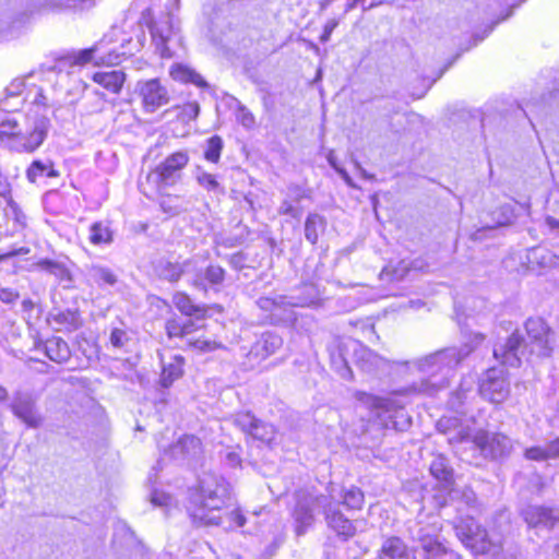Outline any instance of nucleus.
I'll use <instances>...</instances> for the list:
<instances>
[{
  "instance_id": "obj_1",
  "label": "nucleus",
  "mask_w": 559,
  "mask_h": 559,
  "mask_svg": "<svg viewBox=\"0 0 559 559\" xmlns=\"http://www.w3.org/2000/svg\"><path fill=\"white\" fill-rule=\"evenodd\" d=\"M485 340L484 334L474 333L471 341L461 347H449L437 350L413 361L403 360L401 366H413L428 378L413 383L411 390L416 393L433 395L449 385L453 370Z\"/></svg>"
},
{
  "instance_id": "obj_2",
  "label": "nucleus",
  "mask_w": 559,
  "mask_h": 559,
  "mask_svg": "<svg viewBox=\"0 0 559 559\" xmlns=\"http://www.w3.org/2000/svg\"><path fill=\"white\" fill-rule=\"evenodd\" d=\"M527 341L516 330L503 343L496 344L493 357L502 365L520 367L526 353L537 357H549L554 350L555 333L542 318H530L525 322Z\"/></svg>"
},
{
  "instance_id": "obj_3",
  "label": "nucleus",
  "mask_w": 559,
  "mask_h": 559,
  "mask_svg": "<svg viewBox=\"0 0 559 559\" xmlns=\"http://www.w3.org/2000/svg\"><path fill=\"white\" fill-rule=\"evenodd\" d=\"M49 127L50 121L44 116L33 120L8 118L0 123V144L9 151L33 153L44 143Z\"/></svg>"
},
{
  "instance_id": "obj_4",
  "label": "nucleus",
  "mask_w": 559,
  "mask_h": 559,
  "mask_svg": "<svg viewBox=\"0 0 559 559\" xmlns=\"http://www.w3.org/2000/svg\"><path fill=\"white\" fill-rule=\"evenodd\" d=\"M457 418L443 417L438 421L437 426L441 432L449 435L448 441L450 443H461L471 440L486 457L500 459L510 454L512 443L507 436L500 433L489 435L484 431H477L472 436L469 428L460 427L457 429Z\"/></svg>"
},
{
  "instance_id": "obj_5",
  "label": "nucleus",
  "mask_w": 559,
  "mask_h": 559,
  "mask_svg": "<svg viewBox=\"0 0 559 559\" xmlns=\"http://www.w3.org/2000/svg\"><path fill=\"white\" fill-rule=\"evenodd\" d=\"M231 500L229 483L215 473H204L200 479L198 489L191 495L187 507L188 513L194 522V511L202 509L204 513L219 512Z\"/></svg>"
},
{
  "instance_id": "obj_6",
  "label": "nucleus",
  "mask_w": 559,
  "mask_h": 559,
  "mask_svg": "<svg viewBox=\"0 0 559 559\" xmlns=\"http://www.w3.org/2000/svg\"><path fill=\"white\" fill-rule=\"evenodd\" d=\"M189 159L186 151H178L168 155L147 173L145 181L139 182L141 192L147 198H153L154 194H162L166 189L177 185L182 179V170L188 165Z\"/></svg>"
},
{
  "instance_id": "obj_7",
  "label": "nucleus",
  "mask_w": 559,
  "mask_h": 559,
  "mask_svg": "<svg viewBox=\"0 0 559 559\" xmlns=\"http://www.w3.org/2000/svg\"><path fill=\"white\" fill-rule=\"evenodd\" d=\"M413 538L419 547V559H442L459 555L447 545L442 535V522L437 518L419 522Z\"/></svg>"
},
{
  "instance_id": "obj_8",
  "label": "nucleus",
  "mask_w": 559,
  "mask_h": 559,
  "mask_svg": "<svg viewBox=\"0 0 559 559\" xmlns=\"http://www.w3.org/2000/svg\"><path fill=\"white\" fill-rule=\"evenodd\" d=\"M328 497L324 495H311L306 491H298L295 496V506L292 510L295 532L298 536H302L312 527L316 515L314 511L325 504Z\"/></svg>"
},
{
  "instance_id": "obj_9",
  "label": "nucleus",
  "mask_w": 559,
  "mask_h": 559,
  "mask_svg": "<svg viewBox=\"0 0 559 559\" xmlns=\"http://www.w3.org/2000/svg\"><path fill=\"white\" fill-rule=\"evenodd\" d=\"M366 403L376 413L377 417L382 421L386 429L406 430L412 425L411 417L404 408L395 405L391 399L367 395Z\"/></svg>"
},
{
  "instance_id": "obj_10",
  "label": "nucleus",
  "mask_w": 559,
  "mask_h": 559,
  "mask_svg": "<svg viewBox=\"0 0 559 559\" xmlns=\"http://www.w3.org/2000/svg\"><path fill=\"white\" fill-rule=\"evenodd\" d=\"M454 531L462 544L476 554H486L490 550L487 531L478 524L474 518L459 519L454 524Z\"/></svg>"
},
{
  "instance_id": "obj_11",
  "label": "nucleus",
  "mask_w": 559,
  "mask_h": 559,
  "mask_svg": "<svg viewBox=\"0 0 559 559\" xmlns=\"http://www.w3.org/2000/svg\"><path fill=\"white\" fill-rule=\"evenodd\" d=\"M347 346H352L355 364L368 373L390 371L402 364L401 360L386 359L354 340H348Z\"/></svg>"
},
{
  "instance_id": "obj_12",
  "label": "nucleus",
  "mask_w": 559,
  "mask_h": 559,
  "mask_svg": "<svg viewBox=\"0 0 559 559\" xmlns=\"http://www.w3.org/2000/svg\"><path fill=\"white\" fill-rule=\"evenodd\" d=\"M233 423L247 437L271 445L276 437V429L273 425L258 419L252 413L243 412L234 416Z\"/></svg>"
},
{
  "instance_id": "obj_13",
  "label": "nucleus",
  "mask_w": 559,
  "mask_h": 559,
  "mask_svg": "<svg viewBox=\"0 0 559 559\" xmlns=\"http://www.w3.org/2000/svg\"><path fill=\"white\" fill-rule=\"evenodd\" d=\"M479 393L491 403H502L510 394V382L502 369L489 368L479 383Z\"/></svg>"
},
{
  "instance_id": "obj_14",
  "label": "nucleus",
  "mask_w": 559,
  "mask_h": 559,
  "mask_svg": "<svg viewBox=\"0 0 559 559\" xmlns=\"http://www.w3.org/2000/svg\"><path fill=\"white\" fill-rule=\"evenodd\" d=\"M10 408L28 428L36 429L41 426L44 418L37 408L36 399L31 393L16 392Z\"/></svg>"
},
{
  "instance_id": "obj_15",
  "label": "nucleus",
  "mask_w": 559,
  "mask_h": 559,
  "mask_svg": "<svg viewBox=\"0 0 559 559\" xmlns=\"http://www.w3.org/2000/svg\"><path fill=\"white\" fill-rule=\"evenodd\" d=\"M86 282L103 292L118 290L122 284L120 276L112 267L102 263H90L84 267Z\"/></svg>"
},
{
  "instance_id": "obj_16",
  "label": "nucleus",
  "mask_w": 559,
  "mask_h": 559,
  "mask_svg": "<svg viewBox=\"0 0 559 559\" xmlns=\"http://www.w3.org/2000/svg\"><path fill=\"white\" fill-rule=\"evenodd\" d=\"M194 523L205 526H222L226 531L242 527L246 523V516L239 508L226 511L224 514L204 513L202 509L194 511Z\"/></svg>"
},
{
  "instance_id": "obj_17",
  "label": "nucleus",
  "mask_w": 559,
  "mask_h": 559,
  "mask_svg": "<svg viewBox=\"0 0 559 559\" xmlns=\"http://www.w3.org/2000/svg\"><path fill=\"white\" fill-rule=\"evenodd\" d=\"M139 92L142 97L145 111L154 112L169 102L168 92L157 79L139 82Z\"/></svg>"
},
{
  "instance_id": "obj_18",
  "label": "nucleus",
  "mask_w": 559,
  "mask_h": 559,
  "mask_svg": "<svg viewBox=\"0 0 559 559\" xmlns=\"http://www.w3.org/2000/svg\"><path fill=\"white\" fill-rule=\"evenodd\" d=\"M323 513L328 526L343 540H347L356 534L355 525L338 510L336 504L326 500L323 506Z\"/></svg>"
},
{
  "instance_id": "obj_19",
  "label": "nucleus",
  "mask_w": 559,
  "mask_h": 559,
  "mask_svg": "<svg viewBox=\"0 0 559 559\" xmlns=\"http://www.w3.org/2000/svg\"><path fill=\"white\" fill-rule=\"evenodd\" d=\"M121 58L122 53H119L116 50L102 52V44L99 43L91 48L75 52L73 56V63L83 66L93 61L96 66H115L121 62Z\"/></svg>"
},
{
  "instance_id": "obj_20",
  "label": "nucleus",
  "mask_w": 559,
  "mask_h": 559,
  "mask_svg": "<svg viewBox=\"0 0 559 559\" xmlns=\"http://www.w3.org/2000/svg\"><path fill=\"white\" fill-rule=\"evenodd\" d=\"M150 33L160 57L171 58L173 52L167 45L174 33L170 15L165 14L158 21L152 22L150 24Z\"/></svg>"
},
{
  "instance_id": "obj_21",
  "label": "nucleus",
  "mask_w": 559,
  "mask_h": 559,
  "mask_svg": "<svg viewBox=\"0 0 559 559\" xmlns=\"http://www.w3.org/2000/svg\"><path fill=\"white\" fill-rule=\"evenodd\" d=\"M522 515L531 527L551 530L559 521L557 510L542 506H528L523 510Z\"/></svg>"
},
{
  "instance_id": "obj_22",
  "label": "nucleus",
  "mask_w": 559,
  "mask_h": 559,
  "mask_svg": "<svg viewBox=\"0 0 559 559\" xmlns=\"http://www.w3.org/2000/svg\"><path fill=\"white\" fill-rule=\"evenodd\" d=\"M156 271L159 277L169 282H178L183 274L192 275L193 272H197V259L191 258L183 262L162 260Z\"/></svg>"
},
{
  "instance_id": "obj_23",
  "label": "nucleus",
  "mask_w": 559,
  "mask_h": 559,
  "mask_svg": "<svg viewBox=\"0 0 559 559\" xmlns=\"http://www.w3.org/2000/svg\"><path fill=\"white\" fill-rule=\"evenodd\" d=\"M347 341H333L329 346L330 358L332 368L345 380L353 379V371L349 368L346 352L352 349V346H347Z\"/></svg>"
},
{
  "instance_id": "obj_24",
  "label": "nucleus",
  "mask_w": 559,
  "mask_h": 559,
  "mask_svg": "<svg viewBox=\"0 0 559 559\" xmlns=\"http://www.w3.org/2000/svg\"><path fill=\"white\" fill-rule=\"evenodd\" d=\"M283 346V338L273 332H265L254 342L249 355L263 360L275 354Z\"/></svg>"
},
{
  "instance_id": "obj_25",
  "label": "nucleus",
  "mask_w": 559,
  "mask_h": 559,
  "mask_svg": "<svg viewBox=\"0 0 559 559\" xmlns=\"http://www.w3.org/2000/svg\"><path fill=\"white\" fill-rule=\"evenodd\" d=\"M429 471L444 489H450L454 481V472L449 459L443 454H433L429 464Z\"/></svg>"
},
{
  "instance_id": "obj_26",
  "label": "nucleus",
  "mask_w": 559,
  "mask_h": 559,
  "mask_svg": "<svg viewBox=\"0 0 559 559\" xmlns=\"http://www.w3.org/2000/svg\"><path fill=\"white\" fill-rule=\"evenodd\" d=\"M169 451L174 459H197L202 453V442L195 436L187 435L171 445Z\"/></svg>"
},
{
  "instance_id": "obj_27",
  "label": "nucleus",
  "mask_w": 559,
  "mask_h": 559,
  "mask_svg": "<svg viewBox=\"0 0 559 559\" xmlns=\"http://www.w3.org/2000/svg\"><path fill=\"white\" fill-rule=\"evenodd\" d=\"M192 275V285L200 290L206 292V283L221 285L224 282L225 270L221 265L211 264L203 272L202 269L197 265V272H193Z\"/></svg>"
},
{
  "instance_id": "obj_28",
  "label": "nucleus",
  "mask_w": 559,
  "mask_h": 559,
  "mask_svg": "<svg viewBox=\"0 0 559 559\" xmlns=\"http://www.w3.org/2000/svg\"><path fill=\"white\" fill-rule=\"evenodd\" d=\"M378 559H408V548L397 536L386 537L378 552Z\"/></svg>"
},
{
  "instance_id": "obj_29",
  "label": "nucleus",
  "mask_w": 559,
  "mask_h": 559,
  "mask_svg": "<svg viewBox=\"0 0 559 559\" xmlns=\"http://www.w3.org/2000/svg\"><path fill=\"white\" fill-rule=\"evenodd\" d=\"M44 350L46 356L57 362V364H63L68 361L71 357V350L66 341H63L61 337L53 336L51 338H48L43 344Z\"/></svg>"
},
{
  "instance_id": "obj_30",
  "label": "nucleus",
  "mask_w": 559,
  "mask_h": 559,
  "mask_svg": "<svg viewBox=\"0 0 559 559\" xmlns=\"http://www.w3.org/2000/svg\"><path fill=\"white\" fill-rule=\"evenodd\" d=\"M126 80L120 70L100 71L93 74V81L111 93H119Z\"/></svg>"
},
{
  "instance_id": "obj_31",
  "label": "nucleus",
  "mask_w": 559,
  "mask_h": 559,
  "mask_svg": "<svg viewBox=\"0 0 559 559\" xmlns=\"http://www.w3.org/2000/svg\"><path fill=\"white\" fill-rule=\"evenodd\" d=\"M59 176L60 173L55 169L53 163L50 159H35L26 169V178L32 183H36L43 177L56 178Z\"/></svg>"
},
{
  "instance_id": "obj_32",
  "label": "nucleus",
  "mask_w": 559,
  "mask_h": 559,
  "mask_svg": "<svg viewBox=\"0 0 559 559\" xmlns=\"http://www.w3.org/2000/svg\"><path fill=\"white\" fill-rule=\"evenodd\" d=\"M173 302L185 316L202 319L206 314V307L193 304L191 298L185 293H176L173 297Z\"/></svg>"
},
{
  "instance_id": "obj_33",
  "label": "nucleus",
  "mask_w": 559,
  "mask_h": 559,
  "mask_svg": "<svg viewBox=\"0 0 559 559\" xmlns=\"http://www.w3.org/2000/svg\"><path fill=\"white\" fill-rule=\"evenodd\" d=\"M183 358L181 356L173 357L171 361L164 364L159 383L163 388H169L177 379L182 376Z\"/></svg>"
},
{
  "instance_id": "obj_34",
  "label": "nucleus",
  "mask_w": 559,
  "mask_h": 559,
  "mask_svg": "<svg viewBox=\"0 0 559 559\" xmlns=\"http://www.w3.org/2000/svg\"><path fill=\"white\" fill-rule=\"evenodd\" d=\"M52 321L59 326V330L74 331L80 328L81 319L76 310H59L51 312Z\"/></svg>"
},
{
  "instance_id": "obj_35",
  "label": "nucleus",
  "mask_w": 559,
  "mask_h": 559,
  "mask_svg": "<svg viewBox=\"0 0 559 559\" xmlns=\"http://www.w3.org/2000/svg\"><path fill=\"white\" fill-rule=\"evenodd\" d=\"M526 258L532 269H546L556 265V255L552 254L549 250L542 247H535L530 249Z\"/></svg>"
},
{
  "instance_id": "obj_36",
  "label": "nucleus",
  "mask_w": 559,
  "mask_h": 559,
  "mask_svg": "<svg viewBox=\"0 0 559 559\" xmlns=\"http://www.w3.org/2000/svg\"><path fill=\"white\" fill-rule=\"evenodd\" d=\"M325 218L317 213H310L305 222V238L312 245L317 243L319 234L324 231Z\"/></svg>"
},
{
  "instance_id": "obj_37",
  "label": "nucleus",
  "mask_w": 559,
  "mask_h": 559,
  "mask_svg": "<svg viewBox=\"0 0 559 559\" xmlns=\"http://www.w3.org/2000/svg\"><path fill=\"white\" fill-rule=\"evenodd\" d=\"M170 75L175 81L183 82V83H192L197 86H206V82L203 78L197 73L193 69L183 66L176 64L170 70Z\"/></svg>"
},
{
  "instance_id": "obj_38",
  "label": "nucleus",
  "mask_w": 559,
  "mask_h": 559,
  "mask_svg": "<svg viewBox=\"0 0 559 559\" xmlns=\"http://www.w3.org/2000/svg\"><path fill=\"white\" fill-rule=\"evenodd\" d=\"M197 182L209 192L224 193V188L216 180L215 176L205 171L202 167L198 166L195 169Z\"/></svg>"
},
{
  "instance_id": "obj_39",
  "label": "nucleus",
  "mask_w": 559,
  "mask_h": 559,
  "mask_svg": "<svg viewBox=\"0 0 559 559\" xmlns=\"http://www.w3.org/2000/svg\"><path fill=\"white\" fill-rule=\"evenodd\" d=\"M90 241L93 245H107L112 241V235L109 228L100 222L94 223L90 228Z\"/></svg>"
},
{
  "instance_id": "obj_40",
  "label": "nucleus",
  "mask_w": 559,
  "mask_h": 559,
  "mask_svg": "<svg viewBox=\"0 0 559 559\" xmlns=\"http://www.w3.org/2000/svg\"><path fill=\"white\" fill-rule=\"evenodd\" d=\"M223 140L218 135L209 138L205 142L204 158L210 163H218L223 150Z\"/></svg>"
},
{
  "instance_id": "obj_41",
  "label": "nucleus",
  "mask_w": 559,
  "mask_h": 559,
  "mask_svg": "<svg viewBox=\"0 0 559 559\" xmlns=\"http://www.w3.org/2000/svg\"><path fill=\"white\" fill-rule=\"evenodd\" d=\"M38 266L49 272L50 274H53L55 276L59 277L60 280H70V271L60 262L49 260V259H43L38 262Z\"/></svg>"
},
{
  "instance_id": "obj_42",
  "label": "nucleus",
  "mask_w": 559,
  "mask_h": 559,
  "mask_svg": "<svg viewBox=\"0 0 559 559\" xmlns=\"http://www.w3.org/2000/svg\"><path fill=\"white\" fill-rule=\"evenodd\" d=\"M5 216L9 219H12L21 229L25 228L27 225L26 215L20 209L17 203L12 200V198H9L7 201Z\"/></svg>"
},
{
  "instance_id": "obj_43",
  "label": "nucleus",
  "mask_w": 559,
  "mask_h": 559,
  "mask_svg": "<svg viewBox=\"0 0 559 559\" xmlns=\"http://www.w3.org/2000/svg\"><path fill=\"white\" fill-rule=\"evenodd\" d=\"M450 496L451 499L462 501L467 507H474L477 501L474 490L468 486L451 488Z\"/></svg>"
},
{
  "instance_id": "obj_44",
  "label": "nucleus",
  "mask_w": 559,
  "mask_h": 559,
  "mask_svg": "<svg viewBox=\"0 0 559 559\" xmlns=\"http://www.w3.org/2000/svg\"><path fill=\"white\" fill-rule=\"evenodd\" d=\"M364 503V493L357 487H350L343 493V504L348 509L359 510Z\"/></svg>"
},
{
  "instance_id": "obj_45",
  "label": "nucleus",
  "mask_w": 559,
  "mask_h": 559,
  "mask_svg": "<svg viewBox=\"0 0 559 559\" xmlns=\"http://www.w3.org/2000/svg\"><path fill=\"white\" fill-rule=\"evenodd\" d=\"M286 198L294 203H299L304 199L310 198V190L299 185H289L286 190Z\"/></svg>"
},
{
  "instance_id": "obj_46",
  "label": "nucleus",
  "mask_w": 559,
  "mask_h": 559,
  "mask_svg": "<svg viewBox=\"0 0 559 559\" xmlns=\"http://www.w3.org/2000/svg\"><path fill=\"white\" fill-rule=\"evenodd\" d=\"M294 204V202L285 198L277 210L278 214L288 215L293 218H299L302 211L300 207H297Z\"/></svg>"
},
{
  "instance_id": "obj_47",
  "label": "nucleus",
  "mask_w": 559,
  "mask_h": 559,
  "mask_svg": "<svg viewBox=\"0 0 559 559\" xmlns=\"http://www.w3.org/2000/svg\"><path fill=\"white\" fill-rule=\"evenodd\" d=\"M237 120L247 129H251L255 123L254 116L243 105H239L238 107Z\"/></svg>"
},
{
  "instance_id": "obj_48",
  "label": "nucleus",
  "mask_w": 559,
  "mask_h": 559,
  "mask_svg": "<svg viewBox=\"0 0 559 559\" xmlns=\"http://www.w3.org/2000/svg\"><path fill=\"white\" fill-rule=\"evenodd\" d=\"M166 332L169 337L183 336L189 333L187 325H182L177 320H168L166 322Z\"/></svg>"
},
{
  "instance_id": "obj_49",
  "label": "nucleus",
  "mask_w": 559,
  "mask_h": 559,
  "mask_svg": "<svg viewBox=\"0 0 559 559\" xmlns=\"http://www.w3.org/2000/svg\"><path fill=\"white\" fill-rule=\"evenodd\" d=\"M109 340H110V344L115 348H122L129 341V337L124 330L115 328V329H112V331L110 333Z\"/></svg>"
},
{
  "instance_id": "obj_50",
  "label": "nucleus",
  "mask_w": 559,
  "mask_h": 559,
  "mask_svg": "<svg viewBox=\"0 0 559 559\" xmlns=\"http://www.w3.org/2000/svg\"><path fill=\"white\" fill-rule=\"evenodd\" d=\"M499 215L497 221L498 226L510 225L514 219L513 209L510 205H502L499 209Z\"/></svg>"
},
{
  "instance_id": "obj_51",
  "label": "nucleus",
  "mask_w": 559,
  "mask_h": 559,
  "mask_svg": "<svg viewBox=\"0 0 559 559\" xmlns=\"http://www.w3.org/2000/svg\"><path fill=\"white\" fill-rule=\"evenodd\" d=\"M20 298L17 290L0 286V301L3 304H14Z\"/></svg>"
},
{
  "instance_id": "obj_52",
  "label": "nucleus",
  "mask_w": 559,
  "mask_h": 559,
  "mask_svg": "<svg viewBox=\"0 0 559 559\" xmlns=\"http://www.w3.org/2000/svg\"><path fill=\"white\" fill-rule=\"evenodd\" d=\"M544 448L547 460L559 459V438L549 441Z\"/></svg>"
},
{
  "instance_id": "obj_53",
  "label": "nucleus",
  "mask_w": 559,
  "mask_h": 559,
  "mask_svg": "<svg viewBox=\"0 0 559 559\" xmlns=\"http://www.w3.org/2000/svg\"><path fill=\"white\" fill-rule=\"evenodd\" d=\"M524 456L532 461H547L544 448L540 445L526 449Z\"/></svg>"
},
{
  "instance_id": "obj_54",
  "label": "nucleus",
  "mask_w": 559,
  "mask_h": 559,
  "mask_svg": "<svg viewBox=\"0 0 559 559\" xmlns=\"http://www.w3.org/2000/svg\"><path fill=\"white\" fill-rule=\"evenodd\" d=\"M338 23H340L338 20H336L334 17L330 19L325 23V25L323 26V32H322V34L320 36V41L321 43L325 44V43H328L330 40L331 35H332L333 31L337 27Z\"/></svg>"
},
{
  "instance_id": "obj_55",
  "label": "nucleus",
  "mask_w": 559,
  "mask_h": 559,
  "mask_svg": "<svg viewBox=\"0 0 559 559\" xmlns=\"http://www.w3.org/2000/svg\"><path fill=\"white\" fill-rule=\"evenodd\" d=\"M194 346L199 348L202 352H212L219 347H222L221 344H218L215 341H206V340H197L194 342Z\"/></svg>"
},
{
  "instance_id": "obj_56",
  "label": "nucleus",
  "mask_w": 559,
  "mask_h": 559,
  "mask_svg": "<svg viewBox=\"0 0 559 559\" xmlns=\"http://www.w3.org/2000/svg\"><path fill=\"white\" fill-rule=\"evenodd\" d=\"M29 253V248L27 247H20L19 249H14V250H11V251H8L5 253H2L0 254V263L3 262V261H7L13 257H16V255H25Z\"/></svg>"
},
{
  "instance_id": "obj_57",
  "label": "nucleus",
  "mask_w": 559,
  "mask_h": 559,
  "mask_svg": "<svg viewBox=\"0 0 559 559\" xmlns=\"http://www.w3.org/2000/svg\"><path fill=\"white\" fill-rule=\"evenodd\" d=\"M257 302L258 306L264 311L273 312L277 308L275 300L267 297L260 298Z\"/></svg>"
},
{
  "instance_id": "obj_58",
  "label": "nucleus",
  "mask_w": 559,
  "mask_h": 559,
  "mask_svg": "<svg viewBox=\"0 0 559 559\" xmlns=\"http://www.w3.org/2000/svg\"><path fill=\"white\" fill-rule=\"evenodd\" d=\"M225 461L231 467L239 466L241 463L240 455L236 451H227Z\"/></svg>"
},
{
  "instance_id": "obj_59",
  "label": "nucleus",
  "mask_w": 559,
  "mask_h": 559,
  "mask_svg": "<svg viewBox=\"0 0 559 559\" xmlns=\"http://www.w3.org/2000/svg\"><path fill=\"white\" fill-rule=\"evenodd\" d=\"M11 193L10 185L7 181V178L0 171V197L4 199H9Z\"/></svg>"
},
{
  "instance_id": "obj_60",
  "label": "nucleus",
  "mask_w": 559,
  "mask_h": 559,
  "mask_svg": "<svg viewBox=\"0 0 559 559\" xmlns=\"http://www.w3.org/2000/svg\"><path fill=\"white\" fill-rule=\"evenodd\" d=\"M185 111L187 115H189L190 117L192 118H197L199 112H200V107L197 103H189L186 108H185Z\"/></svg>"
},
{
  "instance_id": "obj_61",
  "label": "nucleus",
  "mask_w": 559,
  "mask_h": 559,
  "mask_svg": "<svg viewBox=\"0 0 559 559\" xmlns=\"http://www.w3.org/2000/svg\"><path fill=\"white\" fill-rule=\"evenodd\" d=\"M170 498L168 496H165V495H153L152 497V502L156 506H164V504H167L168 503V500Z\"/></svg>"
},
{
  "instance_id": "obj_62",
  "label": "nucleus",
  "mask_w": 559,
  "mask_h": 559,
  "mask_svg": "<svg viewBox=\"0 0 559 559\" xmlns=\"http://www.w3.org/2000/svg\"><path fill=\"white\" fill-rule=\"evenodd\" d=\"M546 224L550 229L559 231V219L551 216H547Z\"/></svg>"
},
{
  "instance_id": "obj_63",
  "label": "nucleus",
  "mask_w": 559,
  "mask_h": 559,
  "mask_svg": "<svg viewBox=\"0 0 559 559\" xmlns=\"http://www.w3.org/2000/svg\"><path fill=\"white\" fill-rule=\"evenodd\" d=\"M337 173L342 176V178L348 186L355 187L353 179L344 168L337 169Z\"/></svg>"
},
{
  "instance_id": "obj_64",
  "label": "nucleus",
  "mask_w": 559,
  "mask_h": 559,
  "mask_svg": "<svg viewBox=\"0 0 559 559\" xmlns=\"http://www.w3.org/2000/svg\"><path fill=\"white\" fill-rule=\"evenodd\" d=\"M323 559H337V555H336V552L334 554L332 551H325Z\"/></svg>"
}]
</instances>
